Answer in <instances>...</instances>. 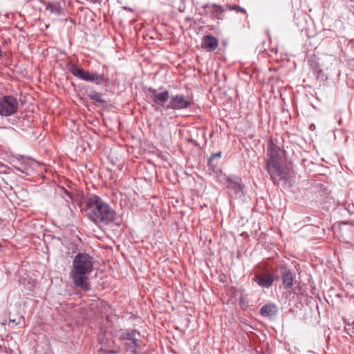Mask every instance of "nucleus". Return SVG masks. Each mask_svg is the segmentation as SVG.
Instances as JSON below:
<instances>
[{
  "label": "nucleus",
  "instance_id": "1",
  "mask_svg": "<svg viewBox=\"0 0 354 354\" xmlns=\"http://www.w3.org/2000/svg\"><path fill=\"white\" fill-rule=\"evenodd\" d=\"M77 205L96 225H108L117 218L116 212L97 195H91L83 198Z\"/></svg>",
  "mask_w": 354,
  "mask_h": 354
},
{
  "label": "nucleus",
  "instance_id": "2",
  "mask_svg": "<svg viewBox=\"0 0 354 354\" xmlns=\"http://www.w3.org/2000/svg\"><path fill=\"white\" fill-rule=\"evenodd\" d=\"M93 270V258L86 252H78L73 258L70 272L75 287L84 291L91 290L89 275Z\"/></svg>",
  "mask_w": 354,
  "mask_h": 354
},
{
  "label": "nucleus",
  "instance_id": "3",
  "mask_svg": "<svg viewBox=\"0 0 354 354\" xmlns=\"http://www.w3.org/2000/svg\"><path fill=\"white\" fill-rule=\"evenodd\" d=\"M147 91L152 97L153 106L156 105L157 109L162 107L165 109L182 110L189 108L194 103L188 96L184 95L169 96L167 90L158 92L156 89L149 87Z\"/></svg>",
  "mask_w": 354,
  "mask_h": 354
},
{
  "label": "nucleus",
  "instance_id": "4",
  "mask_svg": "<svg viewBox=\"0 0 354 354\" xmlns=\"http://www.w3.org/2000/svg\"><path fill=\"white\" fill-rule=\"evenodd\" d=\"M218 180L225 185L227 194L232 198H241L244 196V185L241 179L237 176H227L223 174L221 169H213Z\"/></svg>",
  "mask_w": 354,
  "mask_h": 354
},
{
  "label": "nucleus",
  "instance_id": "5",
  "mask_svg": "<svg viewBox=\"0 0 354 354\" xmlns=\"http://www.w3.org/2000/svg\"><path fill=\"white\" fill-rule=\"evenodd\" d=\"M68 69L77 78L86 82H94L97 86L102 85L106 81L103 73L90 72L72 62L68 64Z\"/></svg>",
  "mask_w": 354,
  "mask_h": 354
},
{
  "label": "nucleus",
  "instance_id": "6",
  "mask_svg": "<svg viewBox=\"0 0 354 354\" xmlns=\"http://www.w3.org/2000/svg\"><path fill=\"white\" fill-rule=\"evenodd\" d=\"M118 336L124 342V344L127 351L131 352L133 354L137 353V349L140 346L138 337L140 336V334L139 331L132 328L122 329L119 331Z\"/></svg>",
  "mask_w": 354,
  "mask_h": 354
},
{
  "label": "nucleus",
  "instance_id": "7",
  "mask_svg": "<svg viewBox=\"0 0 354 354\" xmlns=\"http://www.w3.org/2000/svg\"><path fill=\"white\" fill-rule=\"evenodd\" d=\"M19 109L17 100L12 95L0 97V115L9 117L15 114Z\"/></svg>",
  "mask_w": 354,
  "mask_h": 354
},
{
  "label": "nucleus",
  "instance_id": "8",
  "mask_svg": "<svg viewBox=\"0 0 354 354\" xmlns=\"http://www.w3.org/2000/svg\"><path fill=\"white\" fill-rule=\"evenodd\" d=\"M266 169L274 184L280 181L286 183L288 179V174L286 168L281 166L279 163L267 165Z\"/></svg>",
  "mask_w": 354,
  "mask_h": 354
},
{
  "label": "nucleus",
  "instance_id": "9",
  "mask_svg": "<svg viewBox=\"0 0 354 354\" xmlns=\"http://www.w3.org/2000/svg\"><path fill=\"white\" fill-rule=\"evenodd\" d=\"M252 280L260 287L269 288L272 286L274 277L270 271L263 269L255 272Z\"/></svg>",
  "mask_w": 354,
  "mask_h": 354
},
{
  "label": "nucleus",
  "instance_id": "10",
  "mask_svg": "<svg viewBox=\"0 0 354 354\" xmlns=\"http://www.w3.org/2000/svg\"><path fill=\"white\" fill-rule=\"evenodd\" d=\"M21 160H18L14 165L15 169L26 176H30L34 171V167L36 162L30 158H23L21 156Z\"/></svg>",
  "mask_w": 354,
  "mask_h": 354
},
{
  "label": "nucleus",
  "instance_id": "11",
  "mask_svg": "<svg viewBox=\"0 0 354 354\" xmlns=\"http://www.w3.org/2000/svg\"><path fill=\"white\" fill-rule=\"evenodd\" d=\"M280 274L283 287L290 289L293 286L295 274L287 268L286 265H281Z\"/></svg>",
  "mask_w": 354,
  "mask_h": 354
},
{
  "label": "nucleus",
  "instance_id": "12",
  "mask_svg": "<svg viewBox=\"0 0 354 354\" xmlns=\"http://www.w3.org/2000/svg\"><path fill=\"white\" fill-rule=\"evenodd\" d=\"M268 159L266 160V165L279 163L280 148L275 145H270L267 151Z\"/></svg>",
  "mask_w": 354,
  "mask_h": 354
},
{
  "label": "nucleus",
  "instance_id": "13",
  "mask_svg": "<svg viewBox=\"0 0 354 354\" xmlns=\"http://www.w3.org/2000/svg\"><path fill=\"white\" fill-rule=\"evenodd\" d=\"M202 7L203 8H210L212 18H214L217 20H223L224 18V12L227 10L225 6H222L216 3H214L212 6L209 4H205Z\"/></svg>",
  "mask_w": 354,
  "mask_h": 354
},
{
  "label": "nucleus",
  "instance_id": "14",
  "mask_svg": "<svg viewBox=\"0 0 354 354\" xmlns=\"http://www.w3.org/2000/svg\"><path fill=\"white\" fill-rule=\"evenodd\" d=\"M201 46L208 52L214 51L218 46V40L212 35H205L202 39Z\"/></svg>",
  "mask_w": 354,
  "mask_h": 354
},
{
  "label": "nucleus",
  "instance_id": "15",
  "mask_svg": "<svg viewBox=\"0 0 354 354\" xmlns=\"http://www.w3.org/2000/svg\"><path fill=\"white\" fill-rule=\"evenodd\" d=\"M277 307L274 304H267L264 305L260 310V314L263 317H272L277 314Z\"/></svg>",
  "mask_w": 354,
  "mask_h": 354
},
{
  "label": "nucleus",
  "instance_id": "16",
  "mask_svg": "<svg viewBox=\"0 0 354 354\" xmlns=\"http://www.w3.org/2000/svg\"><path fill=\"white\" fill-rule=\"evenodd\" d=\"M46 10L56 15H59L61 14L62 8L59 2L53 1L48 3Z\"/></svg>",
  "mask_w": 354,
  "mask_h": 354
},
{
  "label": "nucleus",
  "instance_id": "17",
  "mask_svg": "<svg viewBox=\"0 0 354 354\" xmlns=\"http://www.w3.org/2000/svg\"><path fill=\"white\" fill-rule=\"evenodd\" d=\"M88 97L90 100L100 104H104L105 102L104 100L102 97V94L96 91L89 93L88 94Z\"/></svg>",
  "mask_w": 354,
  "mask_h": 354
},
{
  "label": "nucleus",
  "instance_id": "18",
  "mask_svg": "<svg viewBox=\"0 0 354 354\" xmlns=\"http://www.w3.org/2000/svg\"><path fill=\"white\" fill-rule=\"evenodd\" d=\"M221 156V152L214 153L211 155L210 158L208 160V167L209 169L213 171V169L216 170V169H219L217 167V164L214 162V158H220Z\"/></svg>",
  "mask_w": 354,
  "mask_h": 354
},
{
  "label": "nucleus",
  "instance_id": "19",
  "mask_svg": "<svg viewBox=\"0 0 354 354\" xmlns=\"http://www.w3.org/2000/svg\"><path fill=\"white\" fill-rule=\"evenodd\" d=\"M225 6H226L227 9L229 10H234L236 12H241V13H243L244 15H246L245 9H244L243 8H242L238 5H233V6L225 5Z\"/></svg>",
  "mask_w": 354,
  "mask_h": 354
},
{
  "label": "nucleus",
  "instance_id": "20",
  "mask_svg": "<svg viewBox=\"0 0 354 354\" xmlns=\"http://www.w3.org/2000/svg\"><path fill=\"white\" fill-rule=\"evenodd\" d=\"M66 198H64V200L66 201V202L68 204H69L70 203H75V202L77 203V204L80 201H77V199H75L71 193L66 192Z\"/></svg>",
  "mask_w": 354,
  "mask_h": 354
},
{
  "label": "nucleus",
  "instance_id": "21",
  "mask_svg": "<svg viewBox=\"0 0 354 354\" xmlns=\"http://www.w3.org/2000/svg\"><path fill=\"white\" fill-rule=\"evenodd\" d=\"M100 350L102 352H103L102 354H115L116 353V352L113 350L108 351V350H104L102 348H101Z\"/></svg>",
  "mask_w": 354,
  "mask_h": 354
},
{
  "label": "nucleus",
  "instance_id": "22",
  "mask_svg": "<svg viewBox=\"0 0 354 354\" xmlns=\"http://www.w3.org/2000/svg\"><path fill=\"white\" fill-rule=\"evenodd\" d=\"M122 8L124 10H127V11H129V12H133V9L131 8H130V7L124 6Z\"/></svg>",
  "mask_w": 354,
  "mask_h": 354
},
{
  "label": "nucleus",
  "instance_id": "23",
  "mask_svg": "<svg viewBox=\"0 0 354 354\" xmlns=\"http://www.w3.org/2000/svg\"><path fill=\"white\" fill-rule=\"evenodd\" d=\"M10 322H12V323H15V324H17V323L15 322V319H10Z\"/></svg>",
  "mask_w": 354,
  "mask_h": 354
},
{
  "label": "nucleus",
  "instance_id": "24",
  "mask_svg": "<svg viewBox=\"0 0 354 354\" xmlns=\"http://www.w3.org/2000/svg\"><path fill=\"white\" fill-rule=\"evenodd\" d=\"M338 122H339V124H341L342 120H339Z\"/></svg>",
  "mask_w": 354,
  "mask_h": 354
}]
</instances>
